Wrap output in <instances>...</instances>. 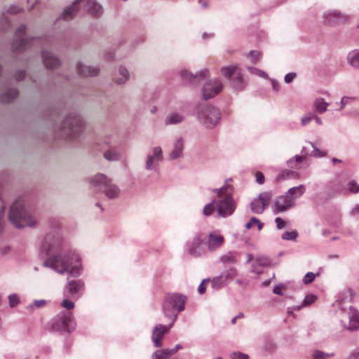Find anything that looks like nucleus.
I'll return each mask as SVG.
<instances>
[{
  "instance_id": "obj_1",
  "label": "nucleus",
  "mask_w": 359,
  "mask_h": 359,
  "mask_svg": "<svg viewBox=\"0 0 359 359\" xmlns=\"http://www.w3.org/2000/svg\"><path fill=\"white\" fill-rule=\"evenodd\" d=\"M41 252L45 255H50L43 262V265L54 269L59 273H64L68 271L69 259H77V255L72 252L64 242L60 222L51 219L48 222V231L43 238Z\"/></svg>"
},
{
  "instance_id": "obj_2",
  "label": "nucleus",
  "mask_w": 359,
  "mask_h": 359,
  "mask_svg": "<svg viewBox=\"0 0 359 359\" xmlns=\"http://www.w3.org/2000/svg\"><path fill=\"white\" fill-rule=\"evenodd\" d=\"M82 8H86L94 18L100 17L103 12L102 6L95 0H75L64 10L59 18L69 20L78 15Z\"/></svg>"
},
{
  "instance_id": "obj_3",
  "label": "nucleus",
  "mask_w": 359,
  "mask_h": 359,
  "mask_svg": "<svg viewBox=\"0 0 359 359\" xmlns=\"http://www.w3.org/2000/svg\"><path fill=\"white\" fill-rule=\"evenodd\" d=\"M219 198L216 201V210L219 217H226L231 215L236 209V203L233 198V187L226 184L220 189H215Z\"/></svg>"
},
{
  "instance_id": "obj_4",
  "label": "nucleus",
  "mask_w": 359,
  "mask_h": 359,
  "mask_svg": "<svg viewBox=\"0 0 359 359\" xmlns=\"http://www.w3.org/2000/svg\"><path fill=\"white\" fill-rule=\"evenodd\" d=\"M8 219L18 229L25 226L32 227L36 224L35 219L25 210V202L22 199H18L13 203L8 212Z\"/></svg>"
},
{
  "instance_id": "obj_5",
  "label": "nucleus",
  "mask_w": 359,
  "mask_h": 359,
  "mask_svg": "<svg viewBox=\"0 0 359 359\" xmlns=\"http://www.w3.org/2000/svg\"><path fill=\"white\" fill-rule=\"evenodd\" d=\"M187 296L181 293H168L165 296L163 303V311L166 318L175 322L178 313L184 309Z\"/></svg>"
},
{
  "instance_id": "obj_6",
  "label": "nucleus",
  "mask_w": 359,
  "mask_h": 359,
  "mask_svg": "<svg viewBox=\"0 0 359 359\" xmlns=\"http://www.w3.org/2000/svg\"><path fill=\"white\" fill-rule=\"evenodd\" d=\"M83 129L84 121L81 115L70 113L62 122L60 135L66 139L74 140L81 135Z\"/></svg>"
},
{
  "instance_id": "obj_7",
  "label": "nucleus",
  "mask_w": 359,
  "mask_h": 359,
  "mask_svg": "<svg viewBox=\"0 0 359 359\" xmlns=\"http://www.w3.org/2000/svg\"><path fill=\"white\" fill-rule=\"evenodd\" d=\"M90 184L96 190L104 192L111 199L116 198L120 192L118 187L112 183L111 180L102 173L96 174L90 179Z\"/></svg>"
},
{
  "instance_id": "obj_8",
  "label": "nucleus",
  "mask_w": 359,
  "mask_h": 359,
  "mask_svg": "<svg viewBox=\"0 0 359 359\" xmlns=\"http://www.w3.org/2000/svg\"><path fill=\"white\" fill-rule=\"evenodd\" d=\"M196 112L199 122L208 128H214L221 118L217 108L205 104H198Z\"/></svg>"
},
{
  "instance_id": "obj_9",
  "label": "nucleus",
  "mask_w": 359,
  "mask_h": 359,
  "mask_svg": "<svg viewBox=\"0 0 359 359\" xmlns=\"http://www.w3.org/2000/svg\"><path fill=\"white\" fill-rule=\"evenodd\" d=\"M27 26L25 24L20 25L15 30L14 39L12 42V50L17 53H22L35 43H41L40 38L27 39L22 37L25 34Z\"/></svg>"
},
{
  "instance_id": "obj_10",
  "label": "nucleus",
  "mask_w": 359,
  "mask_h": 359,
  "mask_svg": "<svg viewBox=\"0 0 359 359\" xmlns=\"http://www.w3.org/2000/svg\"><path fill=\"white\" fill-rule=\"evenodd\" d=\"M76 323L72 313L70 312H60L52 320L51 329L53 331H65L71 332L74 330Z\"/></svg>"
},
{
  "instance_id": "obj_11",
  "label": "nucleus",
  "mask_w": 359,
  "mask_h": 359,
  "mask_svg": "<svg viewBox=\"0 0 359 359\" xmlns=\"http://www.w3.org/2000/svg\"><path fill=\"white\" fill-rule=\"evenodd\" d=\"M221 72L228 79L236 90H243L246 85L237 65H229L221 68Z\"/></svg>"
},
{
  "instance_id": "obj_12",
  "label": "nucleus",
  "mask_w": 359,
  "mask_h": 359,
  "mask_svg": "<svg viewBox=\"0 0 359 359\" xmlns=\"http://www.w3.org/2000/svg\"><path fill=\"white\" fill-rule=\"evenodd\" d=\"M163 160V150L161 147H154L147 154L145 161V169L155 172L159 170V164Z\"/></svg>"
},
{
  "instance_id": "obj_13",
  "label": "nucleus",
  "mask_w": 359,
  "mask_h": 359,
  "mask_svg": "<svg viewBox=\"0 0 359 359\" xmlns=\"http://www.w3.org/2000/svg\"><path fill=\"white\" fill-rule=\"evenodd\" d=\"M271 199V195L268 192H262L254 198L250 203V210L255 214H262L266 206H267Z\"/></svg>"
},
{
  "instance_id": "obj_14",
  "label": "nucleus",
  "mask_w": 359,
  "mask_h": 359,
  "mask_svg": "<svg viewBox=\"0 0 359 359\" xmlns=\"http://www.w3.org/2000/svg\"><path fill=\"white\" fill-rule=\"evenodd\" d=\"M205 237L202 233H198L193 240L188 244L189 253L196 257H200L205 253Z\"/></svg>"
},
{
  "instance_id": "obj_15",
  "label": "nucleus",
  "mask_w": 359,
  "mask_h": 359,
  "mask_svg": "<svg viewBox=\"0 0 359 359\" xmlns=\"http://www.w3.org/2000/svg\"><path fill=\"white\" fill-rule=\"evenodd\" d=\"M222 83L218 79L210 80L206 82L203 88V97L205 100L212 98L222 89Z\"/></svg>"
},
{
  "instance_id": "obj_16",
  "label": "nucleus",
  "mask_w": 359,
  "mask_h": 359,
  "mask_svg": "<svg viewBox=\"0 0 359 359\" xmlns=\"http://www.w3.org/2000/svg\"><path fill=\"white\" fill-rule=\"evenodd\" d=\"M175 322L171 323L168 325H156L152 332V341L156 347H161L163 344L161 339H163L165 334L168 332L169 330L172 327Z\"/></svg>"
},
{
  "instance_id": "obj_17",
  "label": "nucleus",
  "mask_w": 359,
  "mask_h": 359,
  "mask_svg": "<svg viewBox=\"0 0 359 359\" xmlns=\"http://www.w3.org/2000/svg\"><path fill=\"white\" fill-rule=\"evenodd\" d=\"M224 243V238L218 231H213L209 233L208 241L206 243L207 248L210 252H213L219 249Z\"/></svg>"
},
{
  "instance_id": "obj_18",
  "label": "nucleus",
  "mask_w": 359,
  "mask_h": 359,
  "mask_svg": "<svg viewBox=\"0 0 359 359\" xmlns=\"http://www.w3.org/2000/svg\"><path fill=\"white\" fill-rule=\"evenodd\" d=\"M83 290V283L81 280H72L68 281L65 287V293L68 297L78 298Z\"/></svg>"
},
{
  "instance_id": "obj_19",
  "label": "nucleus",
  "mask_w": 359,
  "mask_h": 359,
  "mask_svg": "<svg viewBox=\"0 0 359 359\" xmlns=\"http://www.w3.org/2000/svg\"><path fill=\"white\" fill-rule=\"evenodd\" d=\"M325 22L330 25H335L345 22L347 17L339 11H330L323 15Z\"/></svg>"
},
{
  "instance_id": "obj_20",
  "label": "nucleus",
  "mask_w": 359,
  "mask_h": 359,
  "mask_svg": "<svg viewBox=\"0 0 359 359\" xmlns=\"http://www.w3.org/2000/svg\"><path fill=\"white\" fill-rule=\"evenodd\" d=\"M41 56L45 67L48 69H55L58 67L61 62L58 57L52 53L46 50L44 48L41 50Z\"/></svg>"
},
{
  "instance_id": "obj_21",
  "label": "nucleus",
  "mask_w": 359,
  "mask_h": 359,
  "mask_svg": "<svg viewBox=\"0 0 359 359\" xmlns=\"http://www.w3.org/2000/svg\"><path fill=\"white\" fill-rule=\"evenodd\" d=\"M294 205V202L285 196H281L277 198L275 202V213L282 212L287 210Z\"/></svg>"
},
{
  "instance_id": "obj_22",
  "label": "nucleus",
  "mask_w": 359,
  "mask_h": 359,
  "mask_svg": "<svg viewBox=\"0 0 359 359\" xmlns=\"http://www.w3.org/2000/svg\"><path fill=\"white\" fill-rule=\"evenodd\" d=\"M76 69L78 74L81 77L95 76L100 73L98 67L85 65L81 62L78 63Z\"/></svg>"
},
{
  "instance_id": "obj_23",
  "label": "nucleus",
  "mask_w": 359,
  "mask_h": 359,
  "mask_svg": "<svg viewBox=\"0 0 359 359\" xmlns=\"http://www.w3.org/2000/svg\"><path fill=\"white\" fill-rule=\"evenodd\" d=\"M186 116L182 111H172L169 113L165 118L164 123L168 125H177L184 122Z\"/></svg>"
},
{
  "instance_id": "obj_24",
  "label": "nucleus",
  "mask_w": 359,
  "mask_h": 359,
  "mask_svg": "<svg viewBox=\"0 0 359 359\" xmlns=\"http://www.w3.org/2000/svg\"><path fill=\"white\" fill-rule=\"evenodd\" d=\"M184 149V140L182 137L177 138L173 143L172 150L169 154L170 160H175L182 156Z\"/></svg>"
},
{
  "instance_id": "obj_25",
  "label": "nucleus",
  "mask_w": 359,
  "mask_h": 359,
  "mask_svg": "<svg viewBox=\"0 0 359 359\" xmlns=\"http://www.w3.org/2000/svg\"><path fill=\"white\" fill-rule=\"evenodd\" d=\"M349 330H359V311L353 306H350L348 309Z\"/></svg>"
},
{
  "instance_id": "obj_26",
  "label": "nucleus",
  "mask_w": 359,
  "mask_h": 359,
  "mask_svg": "<svg viewBox=\"0 0 359 359\" xmlns=\"http://www.w3.org/2000/svg\"><path fill=\"white\" fill-rule=\"evenodd\" d=\"M208 71L206 69L202 70L199 73H196L195 75L189 72L188 70H182L181 72V76L185 79H188L189 81L195 84V81L200 80V77L205 78L206 76Z\"/></svg>"
},
{
  "instance_id": "obj_27",
  "label": "nucleus",
  "mask_w": 359,
  "mask_h": 359,
  "mask_svg": "<svg viewBox=\"0 0 359 359\" xmlns=\"http://www.w3.org/2000/svg\"><path fill=\"white\" fill-rule=\"evenodd\" d=\"M18 95V90L15 88L6 89L0 94V101L4 103H9L15 99Z\"/></svg>"
},
{
  "instance_id": "obj_28",
  "label": "nucleus",
  "mask_w": 359,
  "mask_h": 359,
  "mask_svg": "<svg viewBox=\"0 0 359 359\" xmlns=\"http://www.w3.org/2000/svg\"><path fill=\"white\" fill-rule=\"evenodd\" d=\"M329 103L326 102L322 97H317L313 103V112L323 114L327 111Z\"/></svg>"
},
{
  "instance_id": "obj_29",
  "label": "nucleus",
  "mask_w": 359,
  "mask_h": 359,
  "mask_svg": "<svg viewBox=\"0 0 359 359\" xmlns=\"http://www.w3.org/2000/svg\"><path fill=\"white\" fill-rule=\"evenodd\" d=\"M305 187L304 185L301 184L289 189L285 194L287 198H290L292 201H294L295 198L303 195Z\"/></svg>"
},
{
  "instance_id": "obj_30",
  "label": "nucleus",
  "mask_w": 359,
  "mask_h": 359,
  "mask_svg": "<svg viewBox=\"0 0 359 359\" xmlns=\"http://www.w3.org/2000/svg\"><path fill=\"white\" fill-rule=\"evenodd\" d=\"M130 78V74L128 69L123 67H120L118 69V76L114 77V82L116 84H124Z\"/></svg>"
},
{
  "instance_id": "obj_31",
  "label": "nucleus",
  "mask_w": 359,
  "mask_h": 359,
  "mask_svg": "<svg viewBox=\"0 0 359 359\" xmlns=\"http://www.w3.org/2000/svg\"><path fill=\"white\" fill-rule=\"evenodd\" d=\"M299 173L290 170H282L276 177L278 181L285 180L287 179H298Z\"/></svg>"
},
{
  "instance_id": "obj_32",
  "label": "nucleus",
  "mask_w": 359,
  "mask_h": 359,
  "mask_svg": "<svg viewBox=\"0 0 359 359\" xmlns=\"http://www.w3.org/2000/svg\"><path fill=\"white\" fill-rule=\"evenodd\" d=\"M220 262L222 263L224 266L226 267L228 266L236 264L238 259L237 257L232 252H229L226 254H224L222 256H221Z\"/></svg>"
},
{
  "instance_id": "obj_33",
  "label": "nucleus",
  "mask_w": 359,
  "mask_h": 359,
  "mask_svg": "<svg viewBox=\"0 0 359 359\" xmlns=\"http://www.w3.org/2000/svg\"><path fill=\"white\" fill-rule=\"evenodd\" d=\"M347 60L352 67L359 69V50H354L349 53Z\"/></svg>"
},
{
  "instance_id": "obj_34",
  "label": "nucleus",
  "mask_w": 359,
  "mask_h": 359,
  "mask_svg": "<svg viewBox=\"0 0 359 359\" xmlns=\"http://www.w3.org/2000/svg\"><path fill=\"white\" fill-rule=\"evenodd\" d=\"M104 157L109 161H116L121 158V154L115 149H109L104 153Z\"/></svg>"
},
{
  "instance_id": "obj_35",
  "label": "nucleus",
  "mask_w": 359,
  "mask_h": 359,
  "mask_svg": "<svg viewBox=\"0 0 359 359\" xmlns=\"http://www.w3.org/2000/svg\"><path fill=\"white\" fill-rule=\"evenodd\" d=\"M171 355L170 349L158 350L152 354V359H168Z\"/></svg>"
},
{
  "instance_id": "obj_36",
  "label": "nucleus",
  "mask_w": 359,
  "mask_h": 359,
  "mask_svg": "<svg viewBox=\"0 0 359 359\" xmlns=\"http://www.w3.org/2000/svg\"><path fill=\"white\" fill-rule=\"evenodd\" d=\"M317 299V297L313 294L306 295L304 299L303 304L301 306H294L293 309L299 310L304 306H307L313 304Z\"/></svg>"
},
{
  "instance_id": "obj_37",
  "label": "nucleus",
  "mask_w": 359,
  "mask_h": 359,
  "mask_svg": "<svg viewBox=\"0 0 359 359\" xmlns=\"http://www.w3.org/2000/svg\"><path fill=\"white\" fill-rule=\"evenodd\" d=\"M216 200H212L210 203L206 204L203 210V214L206 216H210L216 210Z\"/></svg>"
},
{
  "instance_id": "obj_38",
  "label": "nucleus",
  "mask_w": 359,
  "mask_h": 359,
  "mask_svg": "<svg viewBox=\"0 0 359 359\" xmlns=\"http://www.w3.org/2000/svg\"><path fill=\"white\" fill-rule=\"evenodd\" d=\"M221 275L223 276L224 280L227 282L228 280H232L237 275V271L234 267H230L229 269L224 271Z\"/></svg>"
},
{
  "instance_id": "obj_39",
  "label": "nucleus",
  "mask_w": 359,
  "mask_h": 359,
  "mask_svg": "<svg viewBox=\"0 0 359 359\" xmlns=\"http://www.w3.org/2000/svg\"><path fill=\"white\" fill-rule=\"evenodd\" d=\"M226 283V281L224 280L223 276L220 274L219 276H217L212 278V287L215 290H218V289L221 288Z\"/></svg>"
},
{
  "instance_id": "obj_40",
  "label": "nucleus",
  "mask_w": 359,
  "mask_h": 359,
  "mask_svg": "<svg viewBox=\"0 0 359 359\" xmlns=\"http://www.w3.org/2000/svg\"><path fill=\"white\" fill-rule=\"evenodd\" d=\"M255 224L257 225V228L259 230H261L264 226V224L262 222H261L255 217H251L250 221L245 224V228L249 229L252 228V226Z\"/></svg>"
},
{
  "instance_id": "obj_41",
  "label": "nucleus",
  "mask_w": 359,
  "mask_h": 359,
  "mask_svg": "<svg viewBox=\"0 0 359 359\" xmlns=\"http://www.w3.org/2000/svg\"><path fill=\"white\" fill-rule=\"evenodd\" d=\"M298 236V233L296 231H286L282 234V239L286 241H295Z\"/></svg>"
},
{
  "instance_id": "obj_42",
  "label": "nucleus",
  "mask_w": 359,
  "mask_h": 359,
  "mask_svg": "<svg viewBox=\"0 0 359 359\" xmlns=\"http://www.w3.org/2000/svg\"><path fill=\"white\" fill-rule=\"evenodd\" d=\"M5 209V205L2 200L0 198V236L2 234L4 231V223L2 222V219L4 217Z\"/></svg>"
},
{
  "instance_id": "obj_43",
  "label": "nucleus",
  "mask_w": 359,
  "mask_h": 359,
  "mask_svg": "<svg viewBox=\"0 0 359 359\" xmlns=\"http://www.w3.org/2000/svg\"><path fill=\"white\" fill-rule=\"evenodd\" d=\"M261 53L259 50H250L248 57L252 63L256 64L260 60Z\"/></svg>"
},
{
  "instance_id": "obj_44",
  "label": "nucleus",
  "mask_w": 359,
  "mask_h": 359,
  "mask_svg": "<svg viewBox=\"0 0 359 359\" xmlns=\"http://www.w3.org/2000/svg\"><path fill=\"white\" fill-rule=\"evenodd\" d=\"M330 355H332V354H329L319 350H316L313 353V359H326V358Z\"/></svg>"
},
{
  "instance_id": "obj_45",
  "label": "nucleus",
  "mask_w": 359,
  "mask_h": 359,
  "mask_svg": "<svg viewBox=\"0 0 359 359\" xmlns=\"http://www.w3.org/2000/svg\"><path fill=\"white\" fill-rule=\"evenodd\" d=\"M313 119V112L311 111L304 116H303L301 118V123L302 126H306Z\"/></svg>"
},
{
  "instance_id": "obj_46",
  "label": "nucleus",
  "mask_w": 359,
  "mask_h": 359,
  "mask_svg": "<svg viewBox=\"0 0 359 359\" xmlns=\"http://www.w3.org/2000/svg\"><path fill=\"white\" fill-rule=\"evenodd\" d=\"M0 25L2 29H6L11 25L8 18L4 14H2V15L0 17Z\"/></svg>"
},
{
  "instance_id": "obj_47",
  "label": "nucleus",
  "mask_w": 359,
  "mask_h": 359,
  "mask_svg": "<svg viewBox=\"0 0 359 359\" xmlns=\"http://www.w3.org/2000/svg\"><path fill=\"white\" fill-rule=\"evenodd\" d=\"M348 191L351 193L356 194L359 191V184L355 180H351L348 184Z\"/></svg>"
},
{
  "instance_id": "obj_48",
  "label": "nucleus",
  "mask_w": 359,
  "mask_h": 359,
  "mask_svg": "<svg viewBox=\"0 0 359 359\" xmlns=\"http://www.w3.org/2000/svg\"><path fill=\"white\" fill-rule=\"evenodd\" d=\"M9 306L14 307L18 305L20 302L18 296L16 294H11L8 296Z\"/></svg>"
},
{
  "instance_id": "obj_49",
  "label": "nucleus",
  "mask_w": 359,
  "mask_h": 359,
  "mask_svg": "<svg viewBox=\"0 0 359 359\" xmlns=\"http://www.w3.org/2000/svg\"><path fill=\"white\" fill-rule=\"evenodd\" d=\"M248 70L251 74H256L260 77L266 78L268 76L267 74L255 67H248Z\"/></svg>"
},
{
  "instance_id": "obj_50",
  "label": "nucleus",
  "mask_w": 359,
  "mask_h": 359,
  "mask_svg": "<svg viewBox=\"0 0 359 359\" xmlns=\"http://www.w3.org/2000/svg\"><path fill=\"white\" fill-rule=\"evenodd\" d=\"M318 275V273L314 274L312 272H308L304 277L303 281L305 284H310L315 280L316 276Z\"/></svg>"
},
{
  "instance_id": "obj_51",
  "label": "nucleus",
  "mask_w": 359,
  "mask_h": 359,
  "mask_svg": "<svg viewBox=\"0 0 359 359\" xmlns=\"http://www.w3.org/2000/svg\"><path fill=\"white\" fill-rule=\"evenodd\" d=\"M61 305L67 310H71L74 307V303L69 299H64L62 302Z\"/></svg>"
},
{
  "instance_id": "obj_52",
  "label": "nucleus",
  "mask_w": 359,
  "mask_h": 359,
  "mask_svg": "<svg viewBox=\"0 0 359 359\" xmlns=\"http://www.w3.org/2000/svg\"><path fill=\"white\" fill-rule=\"evenodd\" d=\"M210 281V278H205L203 280V281L201 283L198 287V292L199 294H203L205 292L206 287L205 286V284L209 283Z\"/></svg>"
},
{
  "instance_id": "obj_53",
  "label": "nucleus",
  "mask_w": 359,
  "mask_h": 359,
  "mask_svg": "<svg viewBox=\"0 0 359 359\" xmlns=\"http://www.w3.org/2000/svg\"><path fill=\"white\" fill-rule=\"evenodd\" d=\"M46 300H43V299H40V300H34L33 304H30L28 308L29 309H32L34 306L37 307V308H41V307H43L46 305Z\"/></svg>"
},
{
  "instance_id": "obj_54",
  "label": "nucleus",
  "mask_w": 359,
  "mask_h": 359,
  "mask_svg": "<svg viewBox=\"0 0 359 359\" xmlns=\"http://www.w3.org/2000/svg\"><path fill=\"white\" fill-rule=\"evenodd\" d=\"M231 359H248L249 357L247 354L241 352H234L231 354Z\"/></svg>"
},
{
  "instance_id": "obj_55",
  "label": "nucleus",
  "mask_w": 359,
  "mask_h": 359,
  "mask_svg": "<svg viewBox=\"0 0 359 359\" xmlns=\"http://www.w3.org/2000/svg\"><path fill=\"white\" fill-rule=\"evenodd\" d=\"M26 72L24 70H18L15 74V78L17 81L23 80L25 78Z\"/></svg>"
},
{
  "instance_id": "obj_56",
  "label": "nucleus",
  "mask_w": 359,
  "mask_h": 359,
  "mask_svg": "<svg viewBox=\"0 0 359 359\" xmlns=\"http://www.w3.org/2000/svg\"><path fill=\"white\" fill-rule=\"evenodd\" d=\"M275 222L276 224V226L278 229H282L285 228L286 222L285 221L282 219L281 217H277L275 219Z\"/></svg>"
},
{
  "instance_id": "obj_57",
  "label": "nucleus",
  "mask_w": 359,
  "mask_h": 359,
  "mask_svg": "<svg viewBox=\"0 0 359 359\" xmlns=\"http://www.w3.org/2000/svg\"><path fill=\"white\" fill-rule=\"evenodd\" d=\"M310 144L313 147V151H312V153L311 154V156L322 157L325 155V154L321 152L318 148L315 147L311 142H310Z\"/></svg>"
},
{
  "instance_id": "obj_58",
  "label": "nucleus",
  "mask_w": 359,
  "mask_h": 359,
  "mask_svg": "<svg viewBox=\"0 0 359 359\" xmlns=\"http://www.w3.org/2000/svg\"><path fill=\"white\" fill-rule=\"evenodd\" d=\"M296 74L295 73H288L285 76L284 80L285 82L287 83H291L293 79L295 78Z\"/></svg>"
},
{
  "instance_id": "obj_59",
  "label": "nucleus",
  "mask_w": 359,
  "mask_h": 359,
  "mask_svg": "<svg viewBox=\"0 0 359 359\" xmlns=\"http://www.w3.org/2000/svg\"><path fill=\"white\" fill-rule=\"evenodd\" d=\"M287 166L290 168H299L298 163H296V161L294 159V158L289 159L287 161Z\"/></svg>"
},
{
  "instance_id": "obj_60",
  "label": "nucleus",
  "mask_w": 359,
  "mask_h": 359,
  "mask_svg": "<svg viewBox=\"0 0 359 359\" xmlns=\"http://www.w3.org/2000/svg\"><path fill=\"white\" fill-rule=\"evenodd\" d=\"M256 182L259 184H262L264 182V176L262 172H257L256 173Z\"/></svg>"
},
{
  "instance_id": "obj_61",
  "label": "nucleus",
  "mask_w": 359,
  "mask_h": 359,
  "mask_svg": "<svg viewBox=\"0 0 359 359\" xmlns=\"http://www.w3.org/2000/svg\"><path fill=\"white\" fill-rule=\"evenodd\" d=\"M21 9L18 6H11L8 9V13L10 14H15L20 12Z\"/></svg>"
},
{
  "instance_id": "obj_62",
  "label": "nucleus",
  "mask_w": 359,
  "mask_h": 359,
  "mask_svg": "<svg viewBox=\"0 0 359 359\" xmlns=\"http://www.w3.org/2000/svg\"><path fill=\"white\" fill-rule=\"evenodd\" d=\"M351 216H356L359 215V204L356 205L350 212Z\"/></svg>"
},
{
  "instance_id": "obj_63",
  "label": "nucleus",
  "mask_w": 359,
  "mask_h": 359,
  "mask_svg": "<svg viewBox=\"0 0 359 359\" xmlns=\"http://www.w3.org/2000/svg\"><path fill=\"white\" fill-rule=\"evenodd\" d=\"M11 248L9 246H5L4 248H2L0 250V255H6L8 253V252L10 251Z\"/></svg>"
},
{
  "instance_id": "obj_64",
  "label": "nucleus",
  "mask_w": 359,
  "mask_h": 359,
  "mask_svg": "<svg viewBox=\"0 0 359 359\" xmlns=\"http://www.w3.org/2000/svg\"><path fill=\"white\" fill-rule=\"evenodd\" d=\"M349 359H359V352H353L350 355Z\"/></svg>"
}]
</instances>
